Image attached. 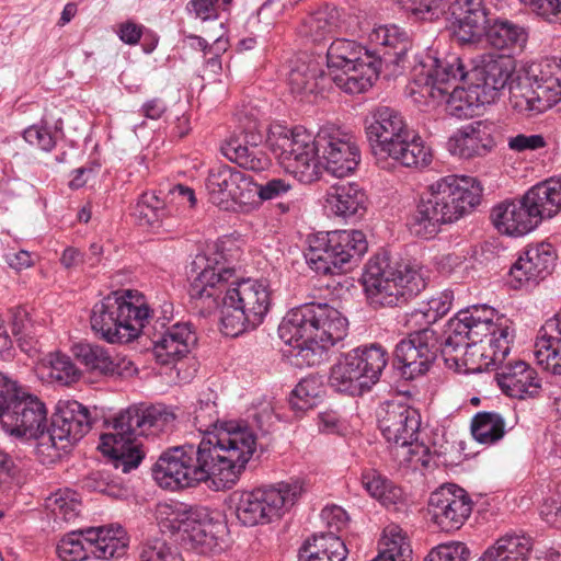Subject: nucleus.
I'll return each mask as SVG.
<instances>
[{
	"label": "nucleus",
	"mask_w": 561,
	"mask_h": 561,
	"mask_svg": "<svg viewBox=\"0 0 561 561\" xmlns=\"http://www.w3.org/2000/svg\"><path fill=\"white\" fill-rule=\"evenodd\" d=\"M470 178L447 175L432 183L422 194L408 220L410 232L421 239H434L440 227L462 217L480 203V187Z\"/></svg>",
	"instance_id": "nucleus-5"
},
{
	"label": "nucleus",
	"mask_w": 561,
	"mask_h": 561,
	"mask_svg": "<svg viewBox=\"0 0 561 561\" xmlns=\"http://www.w3.org/2000/svg\"><path fill=\"white\" fill-rule=\"evenodd\" d=\"M72 354L87 370L104 376H122L131 367V362L111 353L101 345L78 343L72 346Z\"/></svg>",
	"instance_id": "nucleus-34"
},
{
	"label": "nucleus",
	"mask_w": 561,
	"mask_h": 561,
	"mask_svg": "<svg viewBox=\"0 0 561 561\" xmlns=\"http://www.w3.org/2000/svg\"><path fill=\"white\" fill-rule=\"evenodd\" d=\"M195 512H206V510L180 502L160 503L157 506L156 517L163 530L182 536L184 530H187L188 522L194 518Z\"/></svg>",
	"instance_id": "nucleus-44"
},
{
	"label": "nucleus",
	"mask_w": 561,
	"mask_h": 561,
	"mask_svg": "<svg viewBox=\"0 0 561 561\" xmlns=\"http://www.w3.org/2000/svg\"><path fill=\"white\" fill-rule=\"evenodd\" d=\"M483 35L496 49H523L528 39L525 27L502 18L492 19Z\"/></svg>",
	"instance_id": "nucleus-41"
},
{
	"label": "nucleus",
	"mask_w": 561,
	"mask_h": 561,
	"mask_svg": "<svg viewBox=\"0 0 561 561\" xmlns=\"http://www.w3.org/2000/svg\"><path fill=\"white\" fill-rule=\"evenodd\" d=\"M188 522L187 530L181 536L182 541H187L193 548L199 549L202 553L211 551L217 547L216 525L208 517L206 512H195Z\"/></svg>",
	"instance_id": "nucleus-45"
},
{
	"label": "nucleus",
	"mask_w": 561,
	"mask_h": 561,
	"mask_svg": "<svg viewBox=\"0 0 561 561\" xmlns=\"http://www.w3.org/2000/svg\"><path fill=\"white\" fill-rule=\"evenodd\" d=\"M81 374L68 355L55 353L49 359V377L61 385L79 380Z\"/></svg>",
	"instance_id": "nucleus-55"
},
{
	"label": "nucleus",
	"mask_w": 561,
	"mask_h": 561,
	"mask_svg": "<svg viewBox=\"0 0 561 561\" xmlns=\"http://www.w3.org/2000/svg\"><path fill=\"white\" fill-rule=\"evenodd\" d=\"M450 11L455 34L462 43L480 39L492 21L483 0H455Z\"/></svg>",
	"instance_id": "nucleus-29"
},
{
	"label": "nucleus",
	"mask_w": 561,
	"mask_h": 561,
	"mask_svg": "<svg viewBox=\"0 0 561 561\" xmlns=\"http://www.w3.org/2000/svg\"><path fill=\"white\" fill-rule=\"evenodd\" d=\"M139 561H183V559L163 539L154 538L142 545Z\"/></svg>",
	"instance_id": "nucleus-56"
},
{
	"label": "nucleus",
	"mask_w": 561,
	"mask_h": 561,
	"mask_svg": "<svg viewBox=\"0 0 561 561\" xmlns=\"http://www.w3.org/2000/svg\"><path fill=\"white\" fill-rule=\"evenodd\" d=\"M152 310L137 290L114 291L96 302L91 311L92 330L110 343H127L138 337Z\"/></svg>",
	"instance_id": "nucleus-9"
},
{
	"label": "nucleus",
	"mask_w": 561,
	"mask_h": 561,
	"mask_svg": "<svg viewBox=\"0 0 561 561\" xmlns=\"http://www.w3.org/2000/svg\"><path fill=\"white\" fill-rule=\"evenodd\" d=\"M453 300L454 293L451 290H444L436 296H433L431 299H428L427 302L423 305L428 313H433L432 316H435L436 322L450 310Z\"/></svg>",
	"instance_id": "nucleus-62"
},
{
	"label": "nucleus",
	"mask_w": 561,
	"mask_h": 561,
	"mask_svg": "<svg viewBox=\"0 0 561 561\" xmlns=\"http://www.w3.org/2000/svg\"><path fill=\"white\" fill-rule=\"evenodd\" d=\"M89 410L78 401H59L46 433L39 435L36 454L43 462H54L67 453L91 428Z\"/></svg>",
	"instance_id": "nucleus-15"
},
{
	"label": "nucleus",
	"mask_w": 561,
	"mask_h": 561,
	"mask_svg": "<svg viewBox=\"0 0 561 561\" xmlns=\"http://www.w3.org/2000/svg\"><path fill=\"white\" fill-rule=\"evenodd\" d=\"M302 484L282 482L276 486L238 491L231 496L237 519L244 526L270 524L279 519L299 499Z\"/></svg>",
	"instance_id": "nucleus-14"
},
{
	"label": "nucleus",
	"mask_w": 561,
	"mask_h": 561,
	"mask_svg": "<svg viewBox=\"0 0 561 561\" xmlns=\"http://www.w3.org/2000/svg\"><path fill=\"white\" fill-rule=\"evenodd\" d=\"M305 253L311 270L321 275H340L352 271L368 249L360 230H335L310 236Z\"/></svg>",
	"instance_id": "nucleus-10"
},
{
	"label": "nucleus",
	"mask_w": 561,
	"mask_h": 561,
	"mask_svg": "<svg viewBox=\"0 0 561 561\" xmlns=\"http://www.w3.org/2000/svg\"><path fill=\"white\" fill-rule=\"evenodd\" d=\"M23 138L32 146H36L44 151H50L55 145V136L43 125H32L23 133Z\"/></svg>",
	"instance_id": "nucleus-58"
},
{
	"label": "nucleus",
	"mask_w": 561,
	"mask_h": 561,
	"mask_svg": "<svg viewBox=\"0 0 561 561\" xmlns=\"http://www.w3.org/2000/svg\"><path fill=\"white\" fill-rule=\"evenodd\" d=\"M387 364L388 353L380 345L355 348L331 367L329 385L337 392L360 396L378 382Z\"/></svg>",
	"instance_id": "nucleus-13"
},
{
	"label": "nucleus",
	"mask_w": 561,
	"mask_h": 561,
	"mask_svg": "<svg viewBox=\"0 0 561 561\" xmlns=\"http://www.w3.org/2000/svg\"><path fill=\"white\" fill-rule=\"evenodd\" d=\"M437 337L433 330H417L401 340L393 352V366L407 380L425 375L438 353Z\"/></svg>",
	"instance_id": "nucleus-20"
},
{
	"label": "nucleus",
	"mask_w": 561,
	"mask_h": 561,
	"mask_svg": "<svg viewBox=\"0 0 561 561\" xmlns=\"http://www.w3.org/2000/svg\"><path fill=\"white\" fill-rule=\"evenodd\" d=\"M507 146L513 151L525 152L542 149L547 146V141L545 137L539 134H518L516 136L508 137Z\"/></svg>",
	"instance_id": "nucleus-60"
},
{
	"label": "nucleus",
	"mask_w": 561,
	"mask_h": 561,
	"mask_svg": "<svg viewBox=\"0 0 561 561\" xmlns=\"http://www.w3.org/2000/svg\"><path fill=\"white\" fill-rule=\"evenodd\" d=\"M380 559L387 561H412V548L407 533L396 524L383 529Z\"/></svg>",
	"instance_id": "nucleus-48"
},
{
	"label": "nucleus",
	"mask_w": 561,
	"mask_h": 561,
	"mask_svg": "<svg viewBox=\"0 0 561 561\" xmlns=\"http://www.w3.org/2000/svg\"><path fill=\"white\" fill-rule=\"evenodd\" d=\"M451 154L461 159L485 157L495 147L492 125L477 121L458 129L447 142Z\"/></svg>",
	"instance_id": "nucleus-28"
},
{
	"label": "nucleus",
	"mask_w": 561,
	"mask_h": 561,
	"mask_svg": "<svg viewBox=\"0 0 561 561\" xmlns=\"http://www.w3.org/2000/svg\"><path fill=\"white\" fill-rule=\"evenodd\" d=\"M369 42L375 46L370 51L382 64H392L404 68L407 53L411 42L405 32L396 25H381L369 34Z\"/></svg>",
	"instance_id": "nucleus-31"
},
{
	"label": "nucleus",
	"mask_w": 561,
	"mask_h": 561,
	"mask_svg": "<svg viewBox=\"0 0 561 561\" xmlns=\"http://www.w3.org/2000/svg\"><path fill=\"white\" fill-rule=\"evenodd\" d=\"M318 146L319 156L325 161L324 170L336 178L353 173L360 161L355 141L339 129H321L318 133Z\"/></svg>",
	"instance_id": "nucleus-22"
},
{
	"label": "nucleus",
	"mask_w": 561,
	"mask_h": 561,
	"mask_svg": "<svg viewBox=\"0 0 561 561\" xmlns=\"http://www.w3.org/2000/svg\"><path fill=\"white\" fill-rule=\"evenodd\" d=\"M470 551L463 542L451 541L433 548L423 561H467Z\"/></svg>",
	"instance_id": "nucleus-57"
},
{
	"label": "nucleus",
	"mask_w": 561,
	"mask_h": 561,
	"mask_svg": "<svg viewBox=\"0 0 561 561\" xmlns=\"http://www.w3.org/2000/svg\"><path fill=\"white\" fill-rule=\"evenodd\" d=\"M46 506L56 518L69 523L79 516L81 504L75 499V493L59 491L47 499Z\"/></svg>",
	"instance_id": "nucleus-54"
},
{
	"label": "nucleus",
	"mask_w": 561,
	"mask_h": 561,
	"mask_svg": "<svg viewBox=\"0 0 561 561\" xmlns=\"http://www.w3.org/2000/svg\"><path fill=\"white\" fill-rule=\"evenodd\" d=\"M176 415L164 404L133 405L113 420V431L101 435V450L115 469L127 473L136 469L145 454L135 444L137 436L159 435L174 427Z\"/></svg>",
	"instance_id": "nucleus-4"
},
{
	"label": "nucleus",
	"mask_w": 561,
	"mask_h": 561,
	"mask_svg": "<svg viewBox=\"0 0 561 561\" xmlns=\"http://www.w3.org/2000/svg\"><path fill=\"white\" fill-rule=\"evenodd\" d=\"M535 343V357L545 370L561 376V318L548 319L539 331Z\"/></svg>",
	"instance_id": "nucleus-36"
},
{
	"label": "nucleus",
	"mask_w": 561,
	"mask_h": 561,
	"mask_svg": "<svg viewBox=\"0 0 561 561\" xmlns=\"http://www.w3.org/2000/svg\"><path fill=\"white\" fill-rule=\"evenodd\" d=\"M218 422L217 405L199 400L194 424L204 433L197 445L169 447L152 466V478L165 490L191 489L205 483L214 491L232 489L256 449V436L248 426L226 424L209 431Z\"/></svg>",
	"instance_id": "nucleus-1"
},
{
	"label": "nucleus",
	"mask_w": 561,
	"mask_h": 561,
	"mask_svg": "<svg viewBox=\"0 0 561 561\" xmlns=\"http://www.w3.org/2000/svg\"><path fill=\"white\" fill-rule=\"evenodd\" d=\"M378 425L389 444L405 447L419 435L421 414L417 409L407 403L389 401L380 409Z\"/></svg>",
	"instance_id": "nucleus-23"
},
{
	"label": "nucleus",
	"mask_w": 561,
	"mask_h": 561,
	"mask_svg": "<svg viewBox=\"0 0 561 561\" xmlns=\"http://www.w3.org/2000/svg\"><path fill=\"white\" fill-rule=\"evenodd\" d=\"M561 101V81L549 64L540 76L518 77L510 82V104L522 115L531 117Z\"/></svg>",
	"instance_id": "nucleus-18"
},
{
	"label": "nucleus",
	"mask_w": 561,
	"mask_h": 561,
	"mask_svg": "<svg viewBox=\"0 0 561 561\" xmlns=\"http://www.w3.org/2000/svg\"><path fill=\"white\" fill-rule=\"evenodd\" d=\"M412 94L439 100L467 77L461 59L456 55L445 58L427 53L413 67Z\"/></svg>",
	"instance_id": "nucleus-17"
},
{
	"label": "nucleus",
	"mask_w": 561,
	"mask_h": 561,
	"mask_svg": "<svg viewBox=\"0 0 561 561\" xmlns=\"http://www.w3.org/2000/svg\"><path fill=\"white\" fill-rule=\"evenodd\" d=\"M367 55H371L370 50L355 41L336 38L327 51L328 75L364 64L367 61Z\"/></svg>",
	"instance_id": "nucleus-42"
},
{
	"label": "nucleus",
	"mask_w": 561,
	"mask_h": 561,
	"mask_svg": "<svg viewBox=\"0 0 561 561\" xmlns=\"http://www.w3.org/2000/svg\"><path fill=\"white\" fill-rule=\"evenodd\" d=\"M12 334L20 343L22 350L27 351L25 346L32 347V341L37 333V327L31 319L25 308L18 307L11 312Z\"/></svg>",
	"instance_id": "nucleus-53"
},
{
	"label": "nucleus",
	"mask_w": 561,
	"mask_h": 561,
	"mask_svg": "<svg viewBox=\"0 0 561 561\" xmlns=\"http://www.w3.org/2000/svg\"><path fill=\"white\" fill-rule=\"evenodd\" d=\"M267 145L280 165L299 182L310 184L320 179L318 135L312 136L302 127L271 129Z\"/></svg>",
	"instance_id": "nucleus-11"
},
{
	"label": "nucleus",
	"mask_w": 561,
	"mask_h": 561,
	"mask_svg": "<svg viewBox=\"0 0 561 561\" xmlns=\"http://www.w3.org/2000/svg\"><path fill=\"white\" fill-rule=\"evenodd\" d=\"M347 320L328 304L309 302L289 310L278 328L279 337L290 345L288 357L298 367L319 365L327 351L347 332Z\"/></svg>",
	"instance_id": "nucleus-3"
},
{
	"label": "nucleus",
	"mask_w": 561,
	"mask_h": 561,
	"mask_svg": "<svg viewBox=\"0 0 561 561\" xmlns=\"http://www.w3.org/2000/svg\"><path fill=\"white\" fill-rule=\"evenodd\" d=\"M367 196L358 184L339 182L329 187L325 194V207L335 216L350 218L363 216L366 211Z\"/></svg>",
	"instance_id": "nucleus-37"
},
{
	"label": "nucleus",
	"mask_w": 561,
	"mask_h": 561,
	"mask_svg": "<svg viewBox=\"0 0 561 561\" xmlns=\"http://www.w3.org/2000/svg\"><path fill=\"white\" fill-rule=\"evenodd\" d=\"M188 295L203 314L220 307L221 331L232 337L257 328L272 306L268 280L237 279L234 267L222 253L207 257L206 266L191 283Z\"/></svg>",
	"instance_id": "nucleus-2"
},
{
	"label": "nucleus",
	"mask_w": 561,
	"mask_h": 561,
	"mask_svg": "<svg viewBox=\"0 0 561 561\" xmlns=\"http://www.w3.org/2000/svg\"><path fill=\"white\" fill-rule=\"evenodd\" d=\"M445 334L440 353L449 367L459 366L458 353L469 346V342L500 343V348L504 350L514 340L512 320L486 305L458 311L448 321Z\"/></svg>",
	"instance_id": "nucleus-7"
},
{
	"label": "nucleus",
	"mask_w": 561,
	"mask_h": 561,
	"mask_svg": "<svg viewBox=\"0 0 561 561\" xmlns=\"http://www.w3.org/2000/svg\"><path fill=\"white\" fill-rule=\"evenodd\" d=\"M533 10L551 22H561V0H530Z\"/></svg>",
	"instance_id": "nucleus-63"
},
{
	"label": "nucleus",
	"mask_w": 561,
	"mask_h": 561,
	"mask_svg": "<svg viewBox=\"0 0 561 561\" xmlns=\"http://www.w3.org/2000/svg\"><path fill=\"white\" fill-rule=\"evenodd\" d=\"M473 502L467 491L456 484L442 485L431 493L427 512L443 531L460 529L470 517Z\"/></svg>",
	"instance_id": "nucleus-21"
},
{
	"label": "nucleus",
	"mask_w": 561,
	"mask_h": 561,
	"mask_svg": "<svg viewBox=\"0 0 561 561\" xmlns=\"http://www.w3.org/2000/svg\"><path fill=\"white\" fill-rule=\"evenodd\" d=\"M262 136L255 133H241L231 136L222 146L224 154L240 168L253 172H261L270 168L271 160L260 149L257 144Z\"/></svg>",
	"instance_id": "nucleus-32"
},
{
	"label": "nucleus",
	"mask_w": 561,
	"mask_h": 561,
	"mask_svg": "<svg viewBox=\"0 0 561 561\" xmlns=\"http://www.w3.org/2000/svg\"><path fill=\"white\" fill-rule=\"evenodd\" d=\"M360 481L368 494L383 506L396 505L403 499L402 490L375 469L364 470Z\"/></svg>",
	"instance_id": "nucleus-46"
},
{
	"label": "nucleus",
	"mask_w": 561,
	"mask_h": 561,
	"mask_svg": "<svg viewBox=\"0 0 561 561\" xmlns=\"http://www.w3.org/2000/svg\"><path fill=\"white\" fill-rule=\"evenodd\" d=\"M323 392L322 383L316 376L302 378L291 391L289 404L295 411L312 409Z\"/></svg>",
	"instance_id": "nucleus-51"
},
{
	"label": "nucleus",
	"mask_w": 561,
	"mask_h": 561,
	"mask_svg": "<svg viewBox=\"0 0 561 561\" xmlns=\"http://www.w3.org/2000/svg\"><path fill=\"white\" fill-rule=\"evenodd\" d=\"M490 219L500 233L511 237L525 236L540 224L524 195L496 204L491 210Z\"/></svg>",
	"instance_id": "nucleus-25"
},
{
	"label": "nucleus",
	"mask_w": 561,
	"mask_h": 561,
	"mask_svg": "<svg viewBox=\"0 0 561 561\" xmlns=\"http://www.w3.org/2000/svg\"><path fill=\"white\" fill-rule=\"evenodd\" d=\"M511 352V344L504 350L500 348V343H474L469 342L462 352L458 353L459 360L472 371L482 373L488 370L497 371L502 363L507 358Z\"/></svg>",
	"instance_id": "nucleus-39"
},
{
	"label": "nucleus",
	"mask_w": 561,
	"mask_h": 561,
	"mask_svg": "<svg viewBox=\"0 0 561 561\" xmlns=\"http://www.w3.org/2000/svg\"><path fill=\"white\" fill-rule=\"evenodd\" d=\"M427 271L411 260L392 261L386 253L376 254L366 264L363 286L374 309L405 305L427 286Z\"/></svg>",
	"instance_id": "nucleus-6"
},
{
	"label": "nucleus",
	"mask_w": 561,
	"mask_h": 561,
	"mask_svg": "<svg viewBox=\"0 0 561 561\" xmlns=\"http://www.w3.org/2000/svg\"><path fill=\"white\" fill-rule=\"evenodd\" d=\"M47 409L35 394L0 373V423L10 435L34 437L45 432Z\"/></svg>",
	"instance_id": "nucleus-12"
},
{
	"label": "nucleus",
	"mask_w": 561,
	"mask_h": 561,
	"mask_svg": "<svg viewBox=\"0 0 561 561\" xmlns=\"http://www.w3.org/2000/svg\"><path fill=\"white\" fill-rule=\"evenodd\" d=\"M405 11L422 20H432L438 15L442 8L434 0H396Z\"/></svg>",
	"instance_id": "nucleus-59"
},
{
	"label": "nucleus",
	"mask_w": 561,
	"mask_h": 561,
	"mask_svg": "<svg viewBox=\"0 0 561 561\" xmlns=\"http://www.w3.org/2000/svg\"><path fill=\"white\" fill-rule=\"evenodd\" d=\"M329 78L320 57L304 54L291 68L288 84L293 94L304 98L324 89Z\"/></svg>",
	"instance_id": "nucleus-33"
},
{
	"label": "nucleus",
	"mask_w": 561,
	"mask_h": 561,
	"mask_svg": "<svg viewBox=\"0 0 561 561\" xmlns=\"http://www.w3.org/2000/svg\"><path fill=\"white\" fill-rule=\"evenodd\" d=\"M471 433L479 443L493 444L504 436V419L496 412H479L472 419Z\"/></svg>",
	"instance_id": "nucleus-49"
},
{
	"label": "nucleus",
	"mask_w": 561,
	"mask_h": 561,
	"mask_svg": "<svg viewBox=\"0 0 561 561\" xmlns=\"http://www.w3.org/2000/svg\"><path fill=\"white\" fill-rule=\"evenodd\" d=\"M126 533L121 526L90 527L67 534L57 546L62 561H83L92 554L96 559H110L124 553Z\"/></svg>",
	"instance_id": "nucleus-16"
},
{
	"label": "nucleus",
	"mask_w": 561,
	"mask_h": 561,
	"mask_svg": "<svg viewBox=\"0 0 561 561\" xmlns=\"http://www.w3.org/2000/svg\"><path fill=\"white\" fill-rule=\"evenodd\" d=\"M515 60L508 55L488 54L473 69V88L482 93V102H493L512 79Z\"/></svg>",
	"instance_id": "nucleus-24"
},
{
	"label": "nucleus",
	"mask_w": 561,
	"mask_h": 561,
	"mask_svg": "<svg viewBox=\"0 0 561 561\" xmlns=\"http://www.w3.org/2000/svg\"><path fill=\"white\" fill-rule=\"evenodd\" d=\"M432 314L433 313H428L424 305H422L420 308L414 309L405 316V327L415 329V331L430 329L428 327L435 323V316Z\"/></svg>",
	"instance_id": "nucleus-64"
},
{
	"label": "nucleus",
	"mask_w": 561,
	"mask_h": 561,
	"mask_svg": "<svg viewBox=\"0 0 561 561\" xmlns=\"http://www.w3.org/2000/svg\"><path fill=\"white\" fill-rule=\"evenodd\" d=\"M500 389L515 399L536 398L541 391V379L528 363L507 358L495 374Z\"/></svg>",
	"instance_id": "nucleus-26"
},
{
	"label": "nucleus",
	"mask_w": 561,
	"mask_h": 561,
	"mask_svg": "<svg viewBox=\"0 0 561 561\" xmlns=\"http://www.w3.org/2000/svg\"><path fill=\"white\" fill-rule=\"evenodd\" d=\"M447 95L446 111L449 115L459 119L474 116L477 110L484 104L482 93L474 89L473 84L469 90L455 85Z\"/></svg>",
	"instance_id": "nucleus-47"
},
{
	"label": "nucleus",
	"mask_w": 561,
	"mask_h": 561,
	"mask_svg": "<svg viewBox=\"0 0 561 561\" xmlns=\"http://www.w3.org/2000/svg\"><path fill=\"white\" fill-rule=\"evenodd\" d=\"M533 539L526 535H505L492 547L504 561H528Z\"/></svg>",
	"instance_id": "nucleus-50"
},
{
	"label": "nucleus",
	"mask_w": 561,
	"mask_h": 561,
	"mask_svg": "<svg viewBox=\"0 0 561 561\" xmlns=\"http://www.w3.org/2000/svg\"><path fill=\"white\" fill-rule=\"evenodd\" d=\"M554 264L556 254L551 244L528 247L510 270L513 286L537 284L552 272Z\"/></svg>",
	"instance_id": "nucleus-27"
},
{
	"label": "nucleus",
	"mask_w": 561,
	"mask_h": 561,
	"mask_svg": "<svg viewBox=\"0 0 561 561\" xmlns=\"http://www.w3.org/2000/svg\"><path fill=\"white\" fill-rule=\"evenodd\" d=\"M151 341L157 362L170 365L185 357L197 337L190 323L178 322L162 333H154Z\"/></svg>",
	"instance_id": "nucleus-30"
},
{
	"label": "nucleus",
	"mask_w": 561,
	"mask_h": 561,
	"mask_svg": "<svg viewBox=\"0 0 561 561\" xmlns=\"http://www.w3.org/2000/svg\"><path fill=\"white\" fill-rule=\"evenodd\" d=\"M524 197L540 222L543 218H551L561 210V180L538 183Z\"/></svg>",
	"instance_id": "nucleus-40"
},
{
	"label": "nucleus",
	"mask_w": 561,
	"mask_h": 561,
	"mask_svg": "<svg viewBox=\"0 0 561 561\" xmlns=\"http://www.w3.org/2000/svg\"><path fill=\"white\" fill-rule=\"evenodd\" d=\"M165 203L153 192L144 193L134 207L133 215L140 226H154L167 216Z\"/></svg>",
	"instance_id": "nucleus-52"
},
{
	"label": "nucleus",
	"mask_w": 561,
	"mask_h": 561,
	"mask_svg": "<svg viewBox=\"0 0 561 561\" xmlns=\"http://www.w3.org/2000/svg\"><path fill=\"white\" fill-rule=\"evenodd\" d=\"M344 541L333 533L314 535L300 553V561H344L347 556Z\"/></svg>",
	"instance_id": "nucleus-43"
},
{
	"label": "nucleus",
	"mask_w": 561,
	"mask_h": 561,
	"mask_svg": "<svg viewBox=\"0 0 561 561\" xmlns=\"http://www.w3.org/2000/svg\"><path fill=\"white\" fill-rule=\"evenodd\" d=\"M205 186L209 201L226 210L236 204L245 206L255 202L254 179L228 164L210 169Z\"/></svg>",
	"instance_id": "nucleus-19"
},
{
	"label": "nucleus",
	"mask_w": 561,
	"mask_h": 561,
	"mask_svg": "<svg viewBox=\"0 0 561 561\" xmlns=\"http://www.w3.org/2000/svg\"><path fill=\"white\" fill-rule=\"evenodd\" d=\"M255 188L256 197L261 201H272L289 192L291 190V185L283 179L273 178L265 183L259 184L255 182Z\"/></svg>",
	"instance_id": "nucleus-61"
},
{
	"label": "nucleus",
	"mask_w": 561,
	"mask_h": 561,
	"mask_svg": "<svg viewBox=\"0 0 561 561\" xmlns=\"http://www.w3.org/2000/svg\"><path fill=\"white\" fill-rule=\"evenodd\" d=\"M366 59L364 64L328 75L329 81L348 94L366 92L378 79L381 69V61L374 55H367Z\"/></svg>",
	"instance_id": "nucleus-38"
},
{
	"label": "nucleus",
	"mask_w": 561,
	"mask_h": 561,
	"mask_svg": "<svg viewBox=\"0 0 561 561\" xmlns=\"http://www.w3.org/2000/svg\"><path fill=\"white\" fill-rule=\"evenodd\" d=\"M343 28L342 11L334 5L324 4L302 20L298 33L313 43H321L341 33Z\"/></svg>",
	"instance_id": "nucleus-35"
},
{
	"label": "nucleus",
	"mask_w": 561,
	"mask_h": 561,
	"mask_svg": "<svg viewBox=\"0 0 561 561\" xmlns=\"http://www.w3.org/2000/svg\"><path fill=\"white\" fill-rule=\"evenodd\" d=\"M367 138L376 157L391 158L407 168L425 167L432 154L421 138L412 136L403 116L388 106L373 111L365 121Z\"/></svg>",
	"instance_id": "nucleus-8"
}]
</instances>
